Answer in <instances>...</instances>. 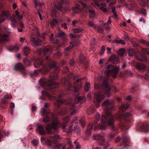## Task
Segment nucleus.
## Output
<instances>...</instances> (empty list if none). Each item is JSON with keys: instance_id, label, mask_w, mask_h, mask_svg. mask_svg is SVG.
<instances>
[{"instance_id": "1", "label": "nucleus", "mask_w": 149, "mask_h": 149, "mask_svg": "<svg viewBox=\"0 0 149 149\" xmlns=\"http://www.w3.org/2000/svg\"><path fill=\"white\" fill-rule=\"evenodd\" d=\"M60 70L58 68H56L54 72V74L52 73L49 77V79L47 80L46 79L41 78L39 80L40 83L41 85L45 88L46 89H49L54 92L56 91V88L59 85V84L54 82L53 80H55L57 79V73L59 72Z\"/></svg>"}, {"instance_id": "2", "label": "nucleus", "mask_w": 149, "mask_h": 149, "mask_svg": "<svg viewBox=\"0 0 149 149\" xmlns=\"http://www.w3.org/2000/svg\"><path fill=\"white\" fill-rule=\"evenodd\" d=\"M51 116L53 117L52 120V122L51 124L48 125L46 127V129L49 134L52 133L53 132L52 131V129H53L54 131H57L59 127L58 125L60 124L57 118L54 117L53 113H52Z\"/></svg>"}, {"instance_id": "3", "label": "nucleus", "mask_w": 149, "mask_h": 149, "mask_svg": "<svg viewBox=\"0 0 149 149\" xmlns=\"http://www.w3.org/2000/svg\"><path fill=\"white\" fill-rule=\"evenodd\" d=\"M106 67L107 70H105V73L107 77L109 75H111L113 77H116L119 70V68L117 66H114L112 65H109Z\"/></svg>"}, {"instance_id": "4", "label": "nucleus", "mask_w": 149, "mask_h": 149, "mask_svg": "<svg viewBox=\"0 0 149 149\" xmlns=\"http://www.w3.org/2000/svg\"><path fill=\"white\" fill-rule=\"evenodd\" d=\"M104 111L109 119L108 121L107 122V125L110 126L113 125L116 120L115 117L111 114L110 109L108 108H105L104 109Z\"/></svg>"}, {"instance_id": "5", "label": "nucleus", "mask_w": 149, "mask_h": 149, "mask_svg": "<svg viewBox=\"0 0 149 149\" xmlns=\"http://www.w3.org/2000/svg\"><path fill=\"white\" fill-rule=\"evenodd\" d=\"M104 96L101 92L96 93L94 95V103L95 106L98 107L100 106V102L104 99Z\"/></svg>"}, {"instance_id": "6", "label": "nucleus", "mask_w": 149, "mask_h": 149, "mask_svg": "<svg viewBox=\"0 0 149 149\" xmlns=\"http://www.w3.org/2000/svg\"><path fill=\"white\" fill-rule=\"evenodd\" d=\"M76 99H77V100L74 102L72 101L70 99L69 100V101H68V100L66 99H64L63 100L58 99L55 102V104L58 106H59L63 103H64L66 104H70V103L77 104L80 101V100L81 99V97L80 96H78L77 97H76Z\"/></svg>"}, {"instance_id": "7", "label": "nucleus", "mask_w": 149, "mask_h": 149, "mask_svg": "<svg viewBox=\"0 0 149 149\" xmlns=\"http://www.w3.org/2000/svg\"><path fill=\"white\" fill-rule=\"evenodd\" d=\"M56 62L54 61H52L48 65H44L42 69H41L42 72L45 73L50 70L51 68L55 67L56 65Z\"/></svg>"}, {"instance_id": "8", "label": "nucleus", "mask_w": 149, "mask_h": 149, "mask_svg": "<svg viewBox=\"0 0 149 149\" xmlns=\"http://www.w3.org/2000/svg\"><path fill=\"white\" fill-rule=\"evenodd\" d=\"M55 36L56 38H57L58 41L59 40L58 39L59 38L63 39L65 41L67 40V36L65 34V33L64 32L61 31L60 30H58V33L56 34Z\"/></svg>"}, {"instance_id": "9", "label": "nucleus", "mask_w": 149, "mask_h": 149, "mask_svg": "<svg viewBox=\"0 0 149 149\" xmlns=\"http://www.w3.org/2000/svg\"><path fill=\"white\" fill-rule=\"evenodd\" d=\"M102 86L103 89L107 92H109L111 90L108 85V81L107 79H104L102 84Z\"/></svg>"}, {"instance_id": "10", "label": "nucleus", "mask_w": 149, "mask_h": 149, "mask_svg": "<svg viewBox=\"0 0 149 149\" xmlns=\"http://www.w3.org/2000/svg\"><path fill=\"white\" fill-rule=\"evenodd\" d=\"M10 16L9 11H3L0 16V23H1L5 21V17L7 18L10 17Z\"/></svg>"}, {"instance_id": "11", "label": "nucleus", "mask_w": 149, "mask_h": 149, "mask_svg": "<svg viewBox=\"0 0 149 149\" xmlns=\"http://www.w3.org/2000/svg\"><path fill=\"white\" fill-rule=\"evenodd\" d=\"M135 57L139 61H145L147 60L146 56L143 54L136 55Z\"/></svg>"}, {"instance_id": "12", "label": "nucleus", "mask_w": 149, "mask_h": 149, "mask_svg": "<svg viewBox=\"0 0 149 149\" xmlns=\"http://www.w3.org/2000/svg\"><path fill=\"white\" fill-rule=\"evenodd\" d=\"M30 40L33 45L38 46L41 42V40L39 38L36 39L34 37H31Z\"/></svg>"}, {"instance_id": "13", "label": "nucleus", "mask_w": 149, "mask_h": 149, "mask_svg": "<svg viewBox=\"0 0 149 149\" xmlns=\"http://www.w3.org/2000/svg\"><path fill=\"white\" fill-rule=\"evenodd\" d=\"M95 4L98 7H99L100 9L102 10L104 12H107V9L104 8L106 6V4L104 2L99 4L97 2H95Z\"/></svg>"}, {"instance_id": "14", "label": "nucleus", "mask_w": 149, "mask_h": 149, "mask_svg": "<svg viewBox=\"0 0 149 149\" xmlns=\"http://www.w3.org/2000/svg\"><path fill=\"white\" fill-rule=\"evenodd\" d=\"M110 61L112 63L116 64L119 62V58L114 54L112 55L109 58Z\"/></svg>"}, {"instance_id": "15", "label": "nucleus", "mask_w": 149, "mask_h": 149, "mask_svg": "<svg viewBox=\"0 0 149 149\" xmlns=\"http://www.w3.org/2000/svg\"><path fill=\"white\" fill-rule=\"evenodd\" d=\"M62 137L59 135L56 134L50 137V139L52 143L55 142L56 141L62 139Z\"/></svg>"}, {"instance_id": "16", "label": "nucleus", "mask_w": 149, "mask_h": 149, "mask_svg": "<svg viewBox=\"0 0 149 149\" xmlns=\"http://www.w3.org/2000/svg\"><path fill=\"white\" fill-rule=\"evenodd\" d=\"M42 60L40 58L36 59L35 61L34 65L36 68L39 67L42 64Z\"/></svg>"}, {"instance_id": "17", "label": "nucleus", "mask_w": 149, "mask_h": 149, "mask_svg": "<svg viewBox=\"0 0 149 149\" xmlns=\"http://www.w3.org/2000/svg\"><path fill=\"white\" fill-rule=\"evenodd\" d=\"M9 40V36L7 35L0 34V42L2 41L6 42Z\"/></svg>"}, {"instance_id": "18", "label": "nucleus", "mask_w": 149, "mask_h": 149, "mask_svg": "<svg viewBox=\"0 0 149 149\" xmlns=\"http://www.w3.org/2000/svg\"><path fill=\"white\" fill-rule=\"evenodd\" d=\"M37 130L40 134L41 135H45V133L44 131L43 126L40 124H37Z\"/></svg>"}, {"instance_id": "19", "label": "nucleus", "mask_w": 149, "mask_h": 149, "mask_svg": "<svg viewBox=\"0 0 149 149\" xmlns=\"http://www.w3.org/2000/svg\"><path fill=\"white\" fill-rule=\"evenodd\" d=\"M24 67L22 64L20 63H19L16 64L15 65L14 68L16 70L20 72L21 70H23Z\"/></svg>"}, {"instance_id": "20", "label": "nucleus", "mask_w": 149, "mask_h": 149, "mask_svg": "<svg viewBox=\"0 0 149 149\" xmlns=\"http://www.w3.org/2000/svg\"><path fill=\"white\" fill-rule=\"evenodd\" d=\"M135 67L136 68L139 70H143L146 68V66L144 64L139 63H137Z\"/></svg>"}, {"instance_id": "21", "label": "nucleus", "mask_w": 149, "mask_h": 149, "mask_svg": "<svg viewBox=\"0 0 149 149\" xmlns=\"http://www.w3.org/2000/svg\"><path fill=\"white\" fill-rule=\"evenodd\" d=\"M61 83L64 86H65L67 85L69 87L70 86L68 80L67 78H63L61 80Z\"/></svg>"}, {"instance_id": "22", "label": "nucleus", "mask_w": 149, "mask_h": 149, "mask_svg": "<svg viewBox=\"0 0 149 149\" xmlns=\"http://www.w3.org/2000/svg\"><path fill=\"white\" fill-rule=\"evenodd\" d=\"M43 52L45 54H50L52 53V49L50 47H46L44 48Z\"/></svg>"}, {"instance_id": "23", "label": "nucleus", "mask_w": 149, "mask_h": 149, "mask_svg": "<svg viewBox=\"0 0 149 149\" xmlns=\"http://www.w3.org/2000/svg\"><path fill=\"white\" fill-rule=\"evenodd\" d=\"M128 106L129 105L127 103H126L125 104H122L121 107L120 108V111L121 112H123L125 111Z\"/></svg>"}, {"instance_id": "24", "label": "nucleus", "mask_w": 149, "mask_h": 149, "mask_svg": "<svg viewBox=\"0 0 149 149\" xmlns=\"http://www.w3.org/2000/svg\"><path fill=\"white\" fill-rule=\"evenodd\" d=\"M93 125L91 124H89L88 127L86 132V134L87 136L90 135L91 133V130L93 128Z\"/></svg>"}, {"instance_id": "25", "label": "nucleus", "mask_w": 149, "mask_h": 149, "mask_svg": "<svg viewBox=\"0 0 149 149\" xmlns=\"http://www.w3.org/2000/svg\"><path fill=\"white\" fill-rule=\"evenodd\" d=\"M41 141L42 143H50L51 144L52 143L51 142V139L50 138L49 139H47L44 137H42L41 138Z\"/></svg>"}, {"instance_id": "26", "label": "nucleus", "mask_w": 149, "mask_h": 149, "mask_svg": "<svg viewBox=\"0 0 149 149\" xmlns=\"http://www.w3.org/2000/svg\"><path fill=\"white\" fill-rule=\"evenodd\" d=\"M50 41L53 43H57L58 42V40L57 38L55 37V39H54V35L53 33H51V36H49Z\"/></svg>"}, {"instance_id": "27", "label": "nucleus", "mask_w": 149, "mask_h": 149, "mask_svg": "<svg viewBox=\"0 0 149 149\" xmlns=\"http://www.w3.org/2000/svg\"><path fill=\"white\" fill-rule=\"evenodd\" d=\"M113 103L111 100H106L102 104L103 107L108 106Z\"/></svg>"}, {"instance_id": "28", "label": "nucleus", "mask_w": 149, "mask_h": 149, "mask_svg": "<svg viewBox=\"0 0 149 149\" xmlns=\"http://www.w3.org/2000/svg\"><path fill=\"white\" fill-rule=\"evenodd\" d=\"M139 3L141 5L145 7L146 6H148L149 3V1L148 0H147L146 2L144 1L141 0L139 1Z\"/></svg>"}, {"instance_id": "29", "label": "nucleus", "mask_w": 149, "mask_h": 149, "mask_svg": "<svg viewBox=\"0 0 149 149\" xmlns=\"http://www.w3.org/2000/svg\"><path fill=\"white\" fill-rule=\"evenodd\" d=\"M111 9H112V12L114 15L113 16H112V17H113L115 19H117L118 18L117 17V15L116 14V10L115 9V6H113L111 8Z\"/></svg>"}, {"instance_id": "30", "label": "nucleus", "mask_w": 149, "mask_h": 149, "mask_svg": "<svg viewBox=\"0 0 149 149\" xmlns=\"http://www.w3.org/2000/svg\"><path fill=\"white\" fill-rule=\"evenodd\" d=\"M61 3L58 2L57 3L54 4L55 6L59 10L61 9V8L62 4L63 3V0H61Z\"/></svg>"}, {"instance_id": "31", "label": "nucleus", "mask_w": 149, "mask_h": 149, "mask_svg": "<svg viewBox=\"0 0 149 149\" xmlns=\"http://www.w3.org/2000/svg\"><path fill=\"white\" fill-rule=\"evenodd\" d=\"M73 10L75 12L79 13L81 11L80 7L79 4H76L75 7L73 8Z\"/></svg>"}, {"instance_id": "32", "label": "nucleus", "mask_w": 149, "mask_h": 149, "mask_svg": "<svg viewBox=\"0 0 149 149\" xmlns=\"http://www.w3.org/2000/svg\"><path fill=\"white\" fill-rule=\"evenodd\" d=\"M58 21L56 19H53L51 21L50 24L53 27L54 26H56L58 24Z\"/></svg>"}, {"instance_id": "33", "label": "nucleus", "mask_w": 149, "mask_h": 149, "mask_svg": "<svg viewBox=\"0 0 149 149\" xmlns=\"http://www.w3.org/2000/svg\"><path fill=\"white\" fill-rule=\"evenodd\" d=\"M78 127H78L76 125L75 126L74 128L72 129V126H71L69 127V130H68V132L70 133L71 132L73 131H74L76 130H77Z\"/></svg>"}, {"instance_id": "34", "label": "nucleus", "mask_w": 149, "mask_h": 149, "mask_svg": "<svg viewBox=\"0 0 149 149\" xmlns=\"http://www.w3.org/2000/svg\"><path fill=\"white\" fill-rule=\"evenodd\" d=\"M90 13L89 17L90 19L92 18L95 16V11L93 10H88Z\"/></svg>"}, {"instance_id": "35", "label": "nucleus", "mask_w": 149, "mask_h": 149, "mask_svg": "<svg viewBox=\"0 0 149 149\" xmlns=\"http://www.w3.org/2000/svg\"><path fill=\"white\" fill-rule=\"evenodd\" d=\"M24 54L26 55H28L30 53V49L28 47H25L23 49Z\"/></svg>"}, {"instance_id": "36", "label": "nucleus", "mask_w": 149, "mask_h": 149, "mask_svg": "<svg viewBox=\"0 0 149 149\" xmlns=\"http://www.w3.org/2000/svg\"><path fill=\"white\" fill-rule=\"evenodd\" d=\"M101 121L102 123H105L107 122V117L106 116H102L101 119Z\"/></svg>"}, {"instance_id": "37", "label": "nucleus", "mask_w": 149, "mask_h": 149, "mask_svg": "<svg viewBox=\"0 0 149 149\" xmlns=\"http://www.w3.org/2000/svg\"><path fill=\"white\" fill-rule=\"evenodd\" d=\"M90 88V84L89 82H87L85 84V90L87 92L88 91Z\"/></svg>"}, {"instance_id": "38", "label": "nucleus", "mask_w": 149, "mask_h": 149, "mask_svg": "<svg viewBox=\"0 0 149 149\" xmlns=\"http://www.w3.org/2000/svg\"><path fill=\"white\" fill-rule=\"evenodd\" d=\"M123 117L124 118L125 120H127V119L130 118L131 117V115L130 113H126L123 115Z\"/></svg>"}, {"instance_id": "39", "label": "nucleus", "mask_w": 149, "mask_h": 149, "mask_svg": "<svg viewBox=\"0 0 149 149\" xmlns=\"http://www.w3.org/2000/svg\"><path fill=\"white\" fill-rule=\"evenodd\" d=\"M24 62L25 65L26 66H29L31 64V61L26 58L24 60Z\"/></svg>"}, {"instance_id": "40", "label": "nucleus", "mask_w": 149, "mask_h": 149, "mask_svg": "<svg viewBox=\"0 0 149 149\" xmlns=\"http://www.w3.org/2000/svg\"><path fill=\"white\" fill-rule=\"evenodd\" d=\"M134 52L132 48L130 49L128 52V55L130 56H132L134 54Z\"/></svg>"}, {"instance_id": "41", "label": "nucleus", "mask_w": 149, "mask_h": 149, "mask_svg": "<svg viewBox=\"0 0 149 149\" xmlns=\"http://www.w3.org/2000/svg\"><path fill=\"white\" fill-rule=\"evenodd\" d=\"M118 54L120 56H122L125 53V49L121 48L119 49L118 51Z\"/></svg>"}, {"instance_id": "42", "label": "nucleus", "mask_w": 149, "mask_h": 149, "mask_svg": "<svg viewBox=\"0 0 149 149\" xmlns=\"http://www.w3.org/2000/svg\"><path fill=\"white\" fill-rule=\"evenodd\" d=\"M83 31V30L80 28H76L73 29V31L75 33H78Z\"/></svg>"}, {"instance_id": "43", "label": "nucleus", "mask_w": 149, "mask_h": 149, "mask_svg": "<svg viewBox=\"0 0 149 149\" xmlns=\"http://www.w3.org/2000/svg\"><path fill=\"white\" fill-rule=\"evenodd\" d=\"M11 21L14 23H16L17 22L14 15H13L10 18Z\"/></svg>"}, {"instance_id": "44", "label": "nucleus", "mask_w": 149, "mask_h": 149, "mask_svg": "<svg viewBox=\"0 0 149 149\" xmlns=\"http://www.w3.org/2000/svg\"><path fill=\"white\" fill-rule=\"evenodd\" d=\"M45 93L46 95H47L48 97L49 98V99L52 100H53L55 99V97L50 95V94H47V93L46 91H43V93Z\"/></svg>"}, {"instance_id": "45", "label": "nucleus", "mask_w": 149, "mask_h": 149, "mask_svg": "<svg viewBox=\"0 0 149 149\" xmlns=\"http://www.w3.org/2000/svg\"><path fill=\"white\" fill-rule=\"evenodd\" d=\"M50 120V119L48 117L46 116H45L42 120V121L44 123H47L49 122Z\"/></svg>"}, {"instance_id": "46", "label": "nucleus", "mask_w": 149, "mask_h": 149, "mask_svg": "<svg viewBox=\"0 0 149 149\" xmlns=\"http://www.w3.org/2000/svg\"><path fill=\"white\" fill-rule=\"evenodd\" d=\"M88 24L89 26L93 27L94 29H95L97 28V26L96 25L94 24L93 23L90 21H89L88 22Z\"/></svg>"}, {"instance_id": "47", "label": "nucleus", "mask_w": 149, "mask_h": 149, "mask_svg": "<svg viewBox=\"0 0 149 149\" xmlns=\"http://www.w3.org/2000/svg\"><path fill=\"white\" fill-rule=\"evenodd\" d=\"M122 38L125 40L126 41L129 40L130 39V37L127 33L125 34L124 36L122 37Z\"/></svg>"}, {"instance_id": "48", "label": "nucleus", "mask_w": 149, "mask_h": 149, "mask_svg": "<svg viewBox=\"0 0 149 149\" xmlns=\"http://www.w3.org/2000/svg\"><path fill=\"white\" fill-rule=\"evenodd\" d=\"M4 133V130L1 131H0V141H1L2 139L3 138V135Z\"/></svg>"}, {"instance_id": "49", "label": "nucleus", "mask_w": 149, "mask_h": 149, "mask_svg": "<svg viewBox=\"0 0 149 149\" xmlns=\"http://www.w3.org/2000/svg\"><path fill=\"white\" fill-rule=\"evenodd\" d=\"M61 55L60 52H57V53L54 54V57L55 58H58L60 57Z\"/></svg>"}, {"instance_id": "50", "label": "nucleus", "mask_w": 149, "mask_h": 149, "mask_svg": "<svg viewBox=\"0 0 149 149\" xmlns=\"http://www.w3.org/2000/svg\"><path fill=\"white\" fill-rule=\"evenodd\" d=\"M142 130L145 132H148L149 130L148 127V126L143 127L142 128Z\"/></svg>"}, {"instance_id": "51", "label": "nucleus", "mask_w": 149, "mask_h": 149, "mask_svg": "<svg viewBox=\"0 0 149 149\" xmlns=\"http://www.w3.org/2000/svg\"><path fill=\"white\" fill-rule=\"evenodd\" d=\"M20 73L23 76H25L26 74V71L25 69V67L24 68V69L21 70L20 71Z\"/></svg>"}, {"instance_id": "52", "label": "nucleus", "mask_w": 149, "mask_h": 149, "mask_svg": "<svg viewBox=\"0 0 149 149\" xmlns=\"http://www.w3.org/2000/svg\"><path fill=\"white\" fill-rule=\"evenodd\" d=\"M104 143L105 140L104 139L100 140L98 142L99 145L100 146H102L104 145Z\"/></svg>"}, {"instance_id": "53", "label": "nucleus", "mask_w": 149, "mask_h": 149, "mask_svg": "<svg viewBox=\"0 0 149 149\" xmlns=\"http://www.w3.org/2000/svg\"><path fill=\"white\" fill-rule=\"evenodd\" d=\"M70 50L68 48H66L65 49V53L66 56H68L69 54Z\"/></svg>"}, {"instance_id": "54", "label": "nucleus", "mask_w": 149, "mask_h": 149, "mask_svg": "<svg viewBox=\"0 0 149 149\" xmlns=\"http://www.w3.org/2000/svg\"><path fill=\"white\" fill-rule=\"evenodd\" d=\"M38 141L37 140L34 139L32 143L34 146H36L38 144Z\"/></svg>"}, {"instance_id": "55", "label": "nucleus", "mask_w": 149, "mask_h": 149, "mask_svg": "<svg viewBox=\"0 0 149 149\" xmlns=\"http://www.w3.org/2000/svg\"><path fill=\"white\" fill-rule=\"evenodd\" d=\"M79 59L80 61L82 62L85 60V58L83 55H81L80 56Z\"/></svg>"}, {"instance_id": "56", "label": "nucleus", "mask_w": 149, "mask_h": 149, "mask_svg": "<svg viewBox=\"0 0 149 149\" xmlns=\"http://www.w3.org/2000/svg\"><path fill=\"white\" fill-rule=\"evenodd\" d=\"M107 127L106 126L104 125H101L100 126V129L102 130H104L106 129Z\"/></svg>"}, {"instance_id": "57", "label": "nucleus", "mask_w": 149, "mask_h": 149, "mask_svg": "<svg viewBox=\"0 0 149 149\" xmlns=\"http://www.w3.org/2000/svg\"><path fill=\"white\" fill-rule=\"evenodd\" d=\"M6 99H10L12 98V96L10 95H6L4 97Z\"/></svg>"}, {"instance_id": "58", "label": "nucleus", "mask_w": 149, "mask_h": 149, "mask_svg": "<svg viewBox=\"0 0 149 149\" xmlns=\"http://www.w3.org/2000/svg\"><path fill=\"white\" fill-rule=\"evenodd\" d=\"M74 143L76 146L77 148L79 149L80 148V146L79 145L77 141H74Z\"/></svg>"}, {"instance_id": "59", "label": "nucleus", "mask_w": 149, "mask_h": 149, "mask_svg": "<svg viewBox=\"0 0 149 149\" xmlns=\"http://www.w3.org/2000/svg\"><path fill=\"white\" fill-rule=\"evenodd\" d=\"M87 98L88 99V100H90L91 99L92 97V95L91 93H88L87 95Z\"/></svg>"}, {"instance_id": "60", "label": "nucleus", "mask_w": 149, "mask_h": 149, "mask_svg": "<svg viewBox=\"0 0 149 149\" xmlns=\"http://www.w3.org/2000/svg\"><path fill=\"white\" fill-rule=\"evenodd\" d=\"M97 29L100 33L102 34L104 33V30L102 28H100V27H98L97 28Z\"/></svg>"}, {"instance_id": "61", "label": "nucleus", "mask_w": 149, "mask_h": 149, "mask_svg": "<svg viewBox=\"0 0 149 149\" xmlns=\"http://www.w3.org/2000/svg\"><path fill=\"white\" fill-rule=\"evenodd\" d=\"M141 12L142 14L144 15L146 14V10L144 8H142L141 10Z\"/></svg>"}, {"instance_id": "62", "label": "nucleus", "mask_w": 149, "mask_h": 149, "mask_svg": "<svg viewBox=\"0 0 149 149\" xmlns=\"http://www.w3.org/2000/svg\"><path fill=\"white\" fill-rule=\"evenodd\" d=\"M69 63L71 66H73L75 62L72 59L70 61Z\"/></svg>"}, {"instance_id": "63", "label": "nucleus", "mask_w": 149, "mask_h": 149, "mask_svg": "<svg viewBox=\"0 0 149 149\" xmlns=\"http://www.w3.org/2000/svg\"><path fill=\"white\" fill-rule=\"evenodd\" d=\"M12 49L14 50L18 51L19 49V47L17 46H13L12 47Z\"/></svg>"}, {"instance_id": "64", "label": "nucleus", "mask_w": 149, "mask_h": 149, "mask_svg": "<svg viewBox=\"0 0 149 149\" xmlns=\"http://www.w3.org/2000/svg\"><path fill=\"white\" fill-rule=\"evenodd\" d=\"M80 124L81 125L82 127H84V126H85V122L82 121V120H79Z\"/></svg>"}]
</instances>
